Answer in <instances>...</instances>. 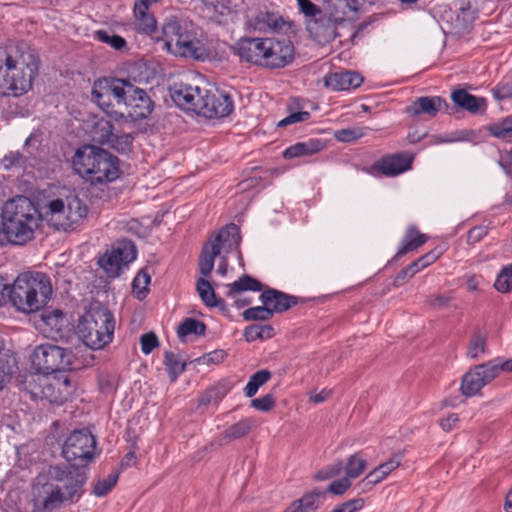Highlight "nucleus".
Masks as SVG:
<instances>
[{"label": "nucleus", "mask_w": 512, "mask_h": 512, "mask_svg": "<svg viewBox=\"0 0 512 512\" xmlns=\"http://www.w3.org/2000/svg\"><path fill=\"white\" fill-rule=\"evenodd\" d=\"M87 475L66 465H49L31 483V512H57L76 504L84 494Z\"/></svg>", "instance_id": "obj_1"}, {"label": "nucleus", "mask_w": 512, "mask_h": 512, "mask_svg": "<svg viewBox=\"0 0 512 512\" xmlns=\"http://www.w3.org/2000/svg\"><path fill=\"white\" fill-rule=\"evenodd\" d=\"M39 58L25 43H9L0 49V95L20 97L32 89Z\"/></svg>", "instance_id": "obj_2"}, {"label": "nucleus", "mask_w": 512, "mask_h": 512, "mask_svg": "<svg viewBox=\"0 0 512 512\" xmlns=\"http://www.w3.org/2000/svg\"><path fill=\"white\" fill-rule=\"evenodd\" d=\"M242 61L263 68H283L294 57V46L288 39L242 37L232 46Z\"/></svg>", "instance_id": "obj_3"}, {"label": "nucleus", "mask_w": 512, "mask_h": 512, "mask_svg": "<svg viewBox=\"0 0 512 512\" xmlns=\"http://www.w3.org/2000/svg\"><path fill=\"white\" fill-rule=\"evenodd\" d=\"M49 276L43 272L20 273L13 284H9L8 300L19 312L30 314L42 310L52 296Z\"/></svg>", "instance_id": "obj_4"}, {"label": "nucleus", "mask_w": 512, "mask_h": 512, "mask_svg": "<svg viewBox=\"0 0 512 512\" xmlns=\"http://www.w3.org/2000/svg\"><path fill=\"white\" fill-rule=\"evenodd\" d=\"M2 232L7 240L23 245L34 237L41 215L34 203L26 196L8 200L2 209Z\"/></svg>", "instance_id": "obj_5"}, {"label": "nucleus", "mask_w": 512, "mask_h": 512, "mask_svg": "<svg viewBox=\"0 0 512 512\" xmlns=\"http://www.w3.org/2000/svg\"><path fill=\"white\" fill-rule=\"evenodd\" d=\"M71 162L75 173L92 185L111 183L120 176L119 159L93 145L78 148Z\"/></svg>", "instance_id": "obj_6"}, {"label": "nucleus", "mask_w": 512, "mask_h": 512, "mask_svg": "<svg viewBox=\"0 0 512 512\" xmlns=\"http://www.w3.org/2000/svg\"><path fill=\"white\" fill-rule=\"evenodd\" d=\"M240 242V229L236 224L231 223L221 228L202 247L198 262L199 273L203 277L209 276L214 268L215 258L221 255L228 257L233 251H237L238 259L241 261Z\"/></svg>", "instance_id": "obj_7"}, {"label": "nucleus", "mask_w": 512, "mask_h": 512, "mask_svg": "<svg viewBox=\"0 0 512 512\" xmlns=\"http://www.w3.org/2000/svg\"><path fill=\"white\" fill-rule=\"evenodd\" d=\"M115 321L113 314L105 307L92 309L77 325V335L93 350L102 349L113 339Z\"/></svg>", "instance_id": "obj_8"}, {"label": "nucleus", "mask_w": 512, "mask_h": 512, "mask_svg": "<svg viewBox=\"0 0 512 512\" xmlns=\"http://www.w3.org/2000/svg\"><path fill=\"white\" fill-rule=\"evenodd\" d=\"M131 80L116 77H104L94 82L92 88L93 101L109 116L117 119L124 112H117L114 107L122 108L126 95L131 89Z\"/></svg>", "instance_id": "obj_9"}, {"label": "nucleus", "mask_w": 512, "mask_h": 512, "mask_svg": "<svg viewBox=\"0 0 512 512\" xmlns=\"http://www.w3.org/2000/svg\"><path fill=\"white\" fill-rule=\"evenodd\" d=\"M26 385L33 398L45 399L56 405L64 404L74 392V385L66 373L32 375Z\"/></svg>", "instance_id": "obj_10"}, {"label": "nucleus", "mask_w": 512, "mask_h": 512, "mask_svg": "<svg viewBox=\"0 0 512 512\" xmlns=\"http://www.w3.org/2000/svg\"><path fill=\"white\" fill-rule=\"evenodd\" d=\"M62 455L72 469L85 467L97 455V439L88 429L72 431L62 445Z\"/></svg>", "instance_id": "obj_11"}, {"label": "nucleus", "mask_w": 512, "mask_h": 512, "mask_svg": "<svg viewBox=\"0 0 512 512\" xmlns=\"http://www.w3.org/2000/svg\"><path fill=\"white\" fill-rule=\"evenodd\" d=\"M74 358L71 349L46 343L35 348L32 364L39 372L37 375H52L71 370Z\"/></svg>", "instance_id": "obj_12"}, {"label": "nucleus", "mask_w": 512, "mask_h": 512, "mask_svg": "<svg viewBox=\"0 0 512 512\" xmlns=\"http://www.w3.org/2000/svg\"><path fill=\"white\" fill-rule=\"evenodd\" d=\"M234 103L232 97L216 88L203 87L197 114L205 118H223L232 113Z\"/></svg>", "instance_id": "obj_13"}, {"label": "nucleus", "mask_w": 512, "mask_h": 512, "mask_svg": "<svg viewBox=\"0 0 512 512\" xmlns=\"http://www.w3.org/2000/svg\"><path fill=\"white\" fill-rule=\"evenodd\" d=\"M497 359L474 366L462 377L460 390L466 397H472L499 375Z\"/></svg>", "instance_id": "obj_14"}, {"label": "nucleus", "mask_w": 512, "mask_h": 512, "mask_svg": "<svg viewBox=\"0 0 512 512\" xmlns=\"http://www.w3.org/2000/svg\"><path fill=\"white\" fill-rule=\"evenodd\" d=\"M203 87L187 81L174 82L169 87L172 101L181 109L198 112Z\"/></svg>", "instance_id": "obj_15"}, {"label": "nucleus", "mask_w": 512, "mask_h": 512, "mask_svg": "<svg viewBox=\"0 0 512 512\" xmlns=\"http://www.w3.org/2000/svg\"><path fill=\"white\" fill-rule=\"evenodd\" d=\"M193 34L195 33L188 29L187 25L182 23L177 17H167L162 26L164 48L172 54L176 51V47H181L182 43L186 42Z\"/></svg>", "instance_id": "obj_16"}, {"label": "nucleus", "mask_w": 512, "mask_h": 512, "mask_svg": "<svg viewBox=\"0 0 512 512\" xmlns=\"http://www.w3.org/2000/svg\"><path fill=\"white\" fill-rule=\"evenodd\" d=\"M125 108L126 113L134 120L144 119L153 111V101L148 96L147 92L139 88L131 82L130 92L126 95Z\"/></svg>", "instance_id": "obj_17"}, {"label": "nucleus", "mask_w": 512, "mask_h": 512, "mask_svg": "<svg viewBox=\"0 0 512 512\" xmlns=\"http://www.w3.org/2000/svg\"><path fill=\"white\" fill-rule=\"evenodd\" d=\"M337 24L327 12H323L315 19H307L306 28L311 38L323 46L338 36Z\"/></svg>", "instance_id": "obj_18"}, {"label": "nucleus", "mask_w": 512, "mask_h": 512, "mask_svg": "<svg viewBox=\"0 0 512 512\" xmlns=\"http://www.w3.org/2000/svg\"><path fill=\"white\" fill-rule=\"evenodd\" d=\"M362 5L359 0H330L327 13L337 23L355 21L362 14Z\"/></svg>", "instance_id": "obj_19"}, {"label": "nucleus", "mask_w": 512, "mask_h": 512, "mask_svg": "<svg viewBox=\"0 0 512 512\" xmlns=\"http://www.w3.org/2000/svg\"><path fill=\"white\" fill-rule=\"evenodd\" d=\"M413 156L398 153L381 158L373 165V169L385 176H396L411 168Z\"/></svg>", "instance_id": "obj_20"}, {"label": "nucleus", "mask_w": 512, "mask_h": 512, "mask_svg": "<svg viewBox=\"0 0 512 512\" xmlns=\"http://www.w3.org/2000/svg\"><path fill=\"white\" fill-rule=\"evenodd\" d=\"M260 300L267 305L273 315L283 313L298 303L296 296L269 287L262 290Z\"/></svg>", "instance_id": "obj_21"}, {"label": "nucleus", "mask_w": 512, "mask_h": 512, "mask_svg": "<svg viewBox=\"0 0 512 512\" xmlns=\"http://www.w3.org/2000/svg\"><path fill=\"white\" fill-rule=\"evenodd\" d=\"M263 284L250 275H242L238 280L228 285L226 296L231 298L238 308L244 307L250 303L247 299L240 298L244 291H262Z\"/></svg>", "instance_id": "obj_22"}, {"label": "nucleus", "mask_w": 512, "mask_h": 512, "mask_svg": "<svg viewBox=\"0 0 512 512\" xmlns=\"http://www.w3.org/2000/svg\"><path fill=\"white\" fill-rule=\"evenodd\" d=\"M325 86L334 90H350L359 87L363 83V77L354 71H341L331 73L324 78Z\"/></svg>", "instance_id": "obj_23"}, {"label": "nucleus", "mask_w": 512, "mask_h": 512, "mask_svg": "<svg viewBox=\"0 0 512 512\" xmlns=\"http://www.w3.org/2000/svg\"><path fill=\"white\" fill-rule=\"evenodd\" d=\"M326 499V492L320 489H313L304 494L300 499L294 501L283 512H315Z\"/></svg>", "instance_id": "obj_24"}, {"label": "nucleus", "mask_w": 512, "mask_h": 512, "mask_svg": "<svg viewBox=\"0 0 512 512\" xmlns=\"http://www.w3.org/2000/svg\"><path fill=\"white\" fill-rule=\"evenodd\" d=\"M444 103L445 101L439 96H423L415 99L405 108V111L411 116L426 114L430 117H434L437 115Z\"/></svg>", "instance_id": "obj_25"}, {"label": "nucleus", "mask_w": 512, "mask_h": 512, "mask_svg": "<svg viewBox=\"0 0 512 512\" xmlns=\"http://www.w3.org/2000/svg\"><path fill=\"white\" fill-rule=\"evenodd\" d=\"M174 56L190 58L203 61L208 57V51L204 43L193 34L181 47H176V51L172 53Z\"/></svg>", "instance_id": "obj_26"}, {"label": "nucleus", "mask_w": 512, "mask_h": 512, "mask_svg": "<svg viewBox=\"0 0 512 512\" xmlns=\"http://www.w3.org/2000/svg\"><path fill=\"white\" fill-rule=\"evenodd\" d=\"M45 215L55 228L65 231L70 229L69 226H66V222H68L67 206L63 199L49 201L46 205Z\"/></svg>", "instance_id": "obj_27"}, {"label": "nucleus", "mask_w": 512, "mask_h": 512, "mask_svg": "<svg viewBox=\"0 0 512 512\" xmlns=\"http://www.w3.org/2000/svg\"><path fill=\"white\" fill-rule=\"evenodd\" d=\"M451 98L457 106L471 113H478L486 108V100L484 98H478L463 89L455 90Z\"/></svg>", "instance_id": "obj_28"}, {"label": "nucleus", "mask_w": 512, "mask_h": 512, "mask_svg": "<svg viewBox=\"0 0 512 512\" xmlns=\"http://www.w3.org/2000/svg\"><path fill=\"white\" fill-rule=\"evenodd\" d=\"M135 28L138 32L152 35L157 30V21L152 14L148 13L143 3L134 4Z\"/></svg>", "instance_id": "obj_29"}, {"label": "nucleus", "mask_w": 512, "mask_h": 512, "mask_svg": "<svg viewBox=\"0 0 512 512\" xmlns=\"http://www.w3.org/2000/svg\"><path fill=\"white\" fill-rule=\"evenodd\" d=\"M324 148V144L319 139H309L305 142H298L286 148L283 152L285 159H292L302 156H311L320 152Z\"/></svg>", "instance_id": "obj_30"}, {"label": "nucleus", "mask_w": 512, "mask_h": 512, "mask_svg": "<svg viewBox=\"0 0 512 512\" xmlns=\"http://www.w3.org/2000/svg\"><path fill=\"white\" fill-rule=\"evenodd\" d=\"M287 23L283 17L275 12L260 11L253 20V25L259 31H281Z\"/></svg>", "instance_id": "obj_31"}, {"label": "nucleus", "mask_w": 512, "mask_h": 512, "mask_svg": "<svg viewBox=\"0 0 512 512\" xmlns=\"http://www.w3.org/2000/svg\"><path fill=\"white\" fill-rule=\"evenodd\" d=\"M426 241V235L420 233L416 227L410 226L402 239L401 246L399 247L395 257L400 258L403 255L416 250Z\"/></svg>", "instance_id": "obj_32"}, {"label": "nucleus", "mask_w": 512, "mask_h": 512, "mask_svg": "<svg viewBox=\"0 0 512 512\" xmlns=\"http://www.w3.org/2000/svg\"><path fill=\"white\" fill-rule=\"evenodd\" d=\"M65 202L67 206L68 217L66 226H69L70 229H74V226L86 217L88 208L76 195L68 196Z\"/></svg>", "instance_id": "obj_33"}, {"label": "nucleus", "mask_w": 512, "mask_h": 512, "mask_svg": "<svg viewBox=\"0 0 512 512\" xmlns=\"http://www.w3.org/2000/svg\"><path fill=\"white\" fill-rule=\"evenodd\" d=\"M196 289L201 300L207 307H218L221 310L226 308L224 300L216 297L215 291L208 280L203 277L199 278L196 282Z\"/></svg>", "instance_id": "obj_34"}, {"label": "nucleus", "mask_w": 512, "mask_h": 512, "mask_svg": "<svg viewBox=\"0 0 512 512\" xmlns=\"http://www.w3.org/2000/svg\"><path fill=\"white\" fill-rule=\"evenodd\" d=\"M255 426L254 420L251 418H245L233 425L229 426L222 433V440L224 443H229L231 441L240 439L248 435L253 427Z\"/></svg>", "instance_id": "obj_35"}, {"label": "nucleus", "mask_w": 512, "mask_h": 512, "mask_svg": "<svg viewBox=\"0 0 512 512\" xmlns=\"http://www.w3.org/2000/svg\"><path fill=\"white\" fill-rule=\"evenodd\" d=\"M114 132V126L110 120L105 118L94 119L91 128L93 141L102 145H106L107 142L111 141L110 139Z\"/></svg>", "instance_id": "obj_36"}, {"label": "nucleus", "mask_w": 512, "mask_h": 512, "mask_svg": "<svg viewBox=\"0 0 512 512\" xmlns=\"http://www.w3.org/2000/svg\"><path fill=\"white\" fill-rule=\"evenodd\" d=\"M118 250H111L109 253L104 254L98 261L101 268L107 273L109 277H117L123 265H126Z\"/></svg>", "instance_id": "obj_37"}, {"label": "nucleus", "mask_w": 512, "mask_h": 512, "mask_svg": "<svg viewBox=\"0 0 512 512\" xmlns=\"http://www.w3.org/2000/svg\"><path fill=\"white\" fill-rule=\"evenodd\" d=\"M229 392L225 383H218L209 387L199 398V406L217 405Z\"/></svg>", "instance_id": "obj_38"}, {"label": "nucleus", "mask_w": 512, "mask_h": 512, "mask_svg": "<svg viewBox=\"0 0 512 512\" xmlns=\"http://www.w3.org/2000/svg\"><path fill=\"white\" fill-rule=\"evenodd\" d=\"M274 334V328L269 324H252L244 330V338L247 342L270 339Z\"/></svg>", "instance_id": "obj_39"}, {"label": "nucleus", "mask_w": 512, "mask_h": 512, "mask_svg": "<svg viewBox=\"0 0 512 512\" xmlns=\"http://www.w3.org/2000/svg\"><path fill=\"white\" fill-rule=\"evenodd\" d=\"M271 378L270 371L266 369L259 370L250 376L248 383L244 388V394L246 397H253L259 388L267 383Z\"/></svg>", "instance_id": "obj_40"}, {"label": "nucleus", "mask_w": 512, "mask_h": 512, "mask_svg": "<svg viewBox=\"0 0 512 512\" xmlns=\"http://www.w3.org/2000/svg\"><path fill=\"white\" fill-rule=\"evenodd\" d=\"M206 326L203 322L198 321L194 318H186L180 323L177 329V334L180 339L195 334L197 336L205 335Z\"/></svg>", "instance_id": "obj_41"}, {"label": "nucleus", "mask_w": 512, "mask_h": 512, "mask_svg": "<svg viewBox=\"0 0 512 512\" xmlns=\"http://www.w3.org/2000/svg\"><path fill=\"white\" fill-rule=\"evenodd\" d=\"M367 462L359 453L351 455L344 467L345 477L348 479L358 478L366 469Z\"/></svg>", "instance_id": "obj_42"}, {"label": "nucleus", "mask_w": 512, "mask_h": 512, "mask_svg": "<svg viewBox=\"0 0 512 512\" xmlns=\"http://www.w3.org/2000/svg\"><path fill=\"white\" fill-rule=\"evenodd\" d=\"M169 377L171 382L176 381L177 377L185 370V363H182L177 354L172 351H166L164 354Z\"/></svg>", "instance_id": "obj_43"}, {"label": "nucleus", "mask_w": 512, "mask_h": 512, "mask_svg": "<svg viewBox=\"0 0 512 512\" xmlns=\"http://www.w3.org/2000/svg\"><path fill=\"white\" fill-rule=\"evenodd\" d=\"M41 320L44 322L45 325L50 327L51 330L59 332L64 327L65 315L59 309L45 310L41 314Z\"/></svg>", "instance_id": "obj_44"}, {"label": "nucleus", "mask_w": 512, "mask_h": 512, "mask_svg": "<svg viewBox=\"0 0 512 512\" xmlns=\"http://www.w3.org/2000/svg\"><path fill=\"white\" fill-rule=\"evenodd\" d=\"M95 39L105 43L117 51H121L126 47V40L119 35L113 34L107 30H98L95 32Z\"/></svg>", "instance_id": "obj_45"}, {"label": "nucleus", "mask_w": 512, "mask_h": 512, "mask_svg": "<svg viewBox=\"0 0 512 512\" xmlns=\"http://www.w3.org/2000/svg\"><path fill=\"white\" fill-rule=\"evenodd\" d=\"M486 351V338L481 333L476 332L470 339L469 347L467 350V357L470 359H477Z\"/></svg>", "instance_id": "obj_46"}, {"label": "nucleus", "mask_w": 512, "mask_h": 512, "mask_svg": "<svg viewBox=\"0 0 512 512\" xmlns=\"http://www.w3.org/2000/svg\"><path fill=\"white\" fill-rule=\"evenodd\" d=\"M119 479V473L114 472L107 476V478L99 479L93 488V494L97 497H103L107 495L113 487L117 484Z\"/></svg>", "instance_id": "obj_47"}, {"label": "nucleus", "mask_w": 512, "mask_h": 512, "mask_svg": "<svg viewBox=\"0 0 512 512\" xmlns=\"http://www.w3.org/2000/svg\"><path fill=\"white\" fill-rule=\"evenodd\" d=\"M242 316L246 321H267L273 317L272 312L263 304L262 306H255L246 309Z\"/></svg>", "instance_id": "obj_48"}, {"label": "nucleus", "mask_w": 512, "mask_h": 512, "mask_svg": "<svg viewBox=\"0 0 512 512\" xmlns=\"http://www.w3.org/2000/svg\"><path fill=\"white\" fill-rule=\"evenodd\" d=\"M111 141L107 142L106 145L110 146L111 148L117 150L118 152H128L132 146L133 137L130 134H117L113 133Z\"/></svg>", "instance_id": "obj_49"}, {"label": "nucleus", "mask_w": 512, "mask_h": 512, "mask_svg": "<svg viewBox=\"0 0 512 512\" xmlns=\"http://www.w3.org/2000/svg\"><path fill=\"white\" fill-rule=\"evenodd\" d=\"M490 134L496 138H505L512 135V116L505 117L488 128Z\"/></svg>", "instance_id": "obj_50"}, {"label": "nucleus", "mask_w": 512, "mask_h": 512, "mask_svg": "<svg viewBox=\"0 0 512 512\" xmlns=\"http://www.w3.org/2000/svg\"><path fill=\"white\" fill-rule=\"evenodd\" d=\"M150 276L143 270L138 272L132 282V288L138 299H143L148 291Z\"/></svg>", "instance_id": "obj_51"}, {"label": "nucleus", "mask_w": 512, "mask_h": 512, "mask_svg": "<svg viewBox=\"0 0 512 512\" xmlns=\"http://www.w3.org/2000/svg\"><path fill=\"white\" fill-rule=\"evenodd\" d=\"M343 469L342 462L337 460L336 462L327 465L326 467L319 470L314 478L318 481H324L338 476Z\"/></svg>", "instance_id": "obj_52"}, {"label": "nucleus", "mask_w": 512, "mask_h": 512, "mask_svg": "<svg viewBox=\"0 0 512 512\" xmlns=\"http://www.w3.org/2000/svg\"><path fill=\"white\" fill-rule=\"evenodd\" d=\"M112 250H118L121 253L120 256L126 265L134 261L137 256V250L132 241H124Z\"/></svg>", "instance_id": "obj_53"}, {"label": "nucleus", "mask_w": 512, "mask_h": 512, "mask_svg": "<svg viewBox=\"0 0 512 512\" xmlns=\"http://www.w3.org/2000/svg\"><path fill=\"white\" fill-rule=\"evenodd\" d=\"M14 366V357L0 360V391L5 387L6 383L8 382Z\"/></svg>", "instance_id": "obj_54"}, {"label": "nucleus", "mask_w": 512, "mask_h": 512, "mask_svg": "<svg viewBox=\"0 0 512 512\" xmlns=\"http://www.w3.org/2000/svg\"><path fill=\"white\" fill-rule=\"evenodd\" d=\"M251 407L258 411L268 412L275 407V398L272 394H266L260 398L251 400Z\"/></svg>", "instance_id": "obj_55"}, {"label": "nucleus", "mask_w": 512, "mask_h": 512, "mask_svg": "<svg viewBox=\"0 0 512 512\" xmlns=\"http://www.w3.org/2000/svg\"><path fill=\"white\" fill-rule=\"evenodd\" d=\"M494 287L501 293H507L512 289V276L505 268L498 274Z\"/></svg>", "instance_id": "obj_56"}, {"label": "nucleus", "mask_w": 512, "mask_h": 512, "mask_svg": "<svg viewBox=\"0 0 512 512\" xmlns=\"http://www.w3.org/2000/svg\"><path fill=\"white\" fill-rule=\"evenodd\" d=\"M297 3H298L299 10L308 19H315L320 14L323 13V11L310 0H297Z\"/></svg>", "instance_id": "obj_57"}, {"label": "nucleus", "mask_w": 512, "mask_h": 512, "mask_svg": "<svg viewBox=\"0 0 512 512\" xmlns=\"http://www.w3.org/2000/svg\"><path fill=\"white\" fill-rule=\"evenodd\" d=\"M140 344L142 353L148 355L159 345V341L154 332H148L140 337Z\"/></svg>", "instance_id": "obj_58"}, {"label": "nucleus", "mask_w": 512, "mask_h": 512, "mask_svg": "<svg viewBox=\"0 0 512 512\" xmlns=\"http://www.w3.org/2000/svg\"><path fill=\"white\" fill-rule=\"evenodd\" d=\"M421 270L417 267L415 262H412L410 265L402 269L394 279V285L400 286L406 283L410 278H412L416 273Z\"/></svg>", "instance_id": "obj_59"}, {"label": "nucleus", "mask_w": 512, "mask_h": 512, "mask_svg": "<svg viewBox=\"0 0 512 512\" xmlns=\"http://www.w3.org/2000/svg\"><path fill=\"white\" fill-rule=\"evenodd\" d=\"M351 486V481L348 479V477H343L339 480H335L331 482L327 488V490H324L326 493L329 492L333 495H343Z\"/></svg>", "instance_id": "obj_60"}, {"label": "nucleus", "mask_w": 512, "mask_h": 512, "mask_svg": "<svg viewBox=\"0 0 512 512\" xmlns=\"http://www.w3.org/2000/svg\"><path fill=\"white\" fill-rule=\"evenodd\" d=\"M364 507V499L356 498L346 501L333 509L331 512H357Z\"/></svg>", "instance_id": "obj_61"}, {"label": "nucleus", "mask_w": 512, "mask_h": 512, "mask_svg": "<svg viewBox=\"0 0 512 512\" xmlns=\"http://www.w3.org/2000/svg\"><path fill=\"white\" fill-rule=\"evenodd\" d=\"M385 478L386 476L378 472V467H376L366 475V477L360 482V485L362 486L363 490L371 489L374 485L380 483Z\"/></svg>", "instance_id": "obj_62"}, {"label": "nucleus", "mask_w": 512, "mask_h": 512, "mask_svg": "<svg viewBox=\"0 0 512 512\" xmlns=\"http://www.w3.org/2000/svg\"><path fill=\"white\" fill-rule=\"evenodd\" d=\"M310 118V113L307 111H299L295 113H291L284 119L280 120L278 123V127H286L288 125L303 122Z\"/></svg>", "instance_id": "obj_63"}, {"label": "nucleus", "mask_w": 512, "mask_h": 512, "mask_svg": "<svg viewBox=\"0 0 512 512\" xmlns=\"http://www.w3.org/2000/svg\"><path fill=\"white\" fill-rule=\"evenodd\" d=\"M402 460V454H395L392 458H390L387 462L380 464L378 467V472L382 473L384 476H388L394 469L399 467Z\"/></svg>", "instance_id": "obj_64"}]
</instances>
